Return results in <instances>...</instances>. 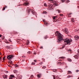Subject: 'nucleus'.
Returning a JSON list of instances; mask_svg holds the SVG:
<instances>
[{
	"label": "nucleus",
	"instance_id": "09e8293b",
	"mask_svg": "<svg viewBox=\"0 0 79 79\" xmlns=\"http://www.w3.org/2000/svg\"><path fill=\"white\" fill-rule=\"evenodd\" d=\"M36 54H37V53L36 52H35L34 53V55H35Z\"/></svg>",
	"mask_w": 79,
	"mask_h": 79
},
{
	"label": "nucleus",
	"instance_id": "13d9d810",
	"mask_svg": "<svg viewBox=\"0 0 79 79\" xmlns=\"http://www.w3.org/2000/svg\"><path fill=\"white\" fill-rule=\"evenodd\" d=\"M45 39H47V36H45Z\"/></svg>",
	"mask_w": 79,
	"mask_h": 79
},
{
	"label": "nucleus",
	"instance_id": "4d7b16f0",
	"mask_svg": "<svg viewBox=\"0 0 79 79\" xmlns=\"http://www.w3.org/2000/svg\"><path fill=\"white\" fill-rule=\"evenodd\" d=\"M59 58H63V57H60Z\"/></svg>",
	"mask_w": 79,
	"mask_h": 79
},
{
	"label": "nucleus",
	"instance_id": "c03bdc74",
	"mask_svg": "<svg viewBox=\"0 0 79 79\" xmlns=\"http://www.w3.org/2000/svg\"><path fill=\"white\" fill-rule=\"evenodd\" d=\"M76 72L77 73V72H79V70H76Z\"/></svg>",
	"mask_w": 79,
	"mask_h": 79
},
{
	"label": "nucleus",
	"instance_id": "c756f323",
	"mask_svg": "<svg viewBox=\"0 0 79 79\" xmlns=\"http://www.w3.org/2000/svg\"><path fill=\"white\" fill-rule=\"evenodd\" d=\"M49 1H51V2L53 3V0H48Z\"/></svg>",
	"mask_w": 79,
	"mask_h": 79
},
{
	"label": "nucleus",
	"instance_id": "39448f33",
	"mask_svg": "<svg viewBox=\"0 0 79 79\" xmlns=\"http://www.w3.org/2000/svg\"><path fill=\"white\" fill-rule=\"evenodd\" d=\"M64 32H65L66 34H68V29L65 28L64 29Z\"/></svg>",
	"mask_w": 79,
	"mask_h": 79
},
{
	"label": "nucleus",
	"instance_id": "bb28decb",
	"mask_svg": "<svg viewBox=\"0 0 79 79\" xmlns=\"http://www.w3.org/2000/svg\"><path fill=\"white\" fill-rule=\"evenodd\" d=\"M32 14H33V15H34V12H33V10H32Z\"/></svg>",
	"mask_w": 79,
	"mask_h": 79
},
{
	"label": "nucleus",
	"instance_id": "052dcab7",
	"mask_svg": "<svg viewBox=\"0 0 79 79\" xmlns=\"http://www.w3.org/2000/svg\"><path fill=\"white\" fill-rule=\"evenodd\" d=\"M56 6H58V4H56Z\"/></svg>",
	"mask_w": 79,
	"mask_h": 79
},
{
	"label": "nucleus",
	"instance_id": "4468645a",
	"mask_svg": "<svg viewBox=\"0 0 79 79\" xmlns=\"http://www.w3.org/2000/svg\"><path fill=\"white\" fill-rule=\"evenodd\" d=\"M27 10V11H28V13H29V12H30V11H31V9L28 8Z\"/></svg>",
	"mask_w": 79,
	"mask_h": 79
},
{
	"label": "nucleus",
	"instance_id": "473e14b6",
	"mask_svg": "<svg viewBox=\"0 0 79 79\" xmlns=\"http://www.w3.org/2000/svg\"><path fill=\"white\" fill-rule=\"evenodd\" d=\"M31 64H32L33 65H34L35 64V63L34 62H32L31 63Z\"/></svg>",
	"mask_w": 79,
	"mask_h": 79
},
{
	"label": "nucleus",
	"instance_id": "bf43d9fd",
	"mask_svg": "<svg viewBox=\"0 0 79 79\" xmlns=\"http://www.w3.org/2000/svg\"><path fill=\"white\" fill-rule=\"evenodd\" d=\"M2 37V35H0V37Z\"/></svg>",
	"mask_w": 79,
	"mask_h": 79
},
{
	"label": "nucleus",
	"instance_id": "423d86ee",
	"mask_svg": "<svg viewBox=\"0 0 79 79\" xmlns=\"http://www.w3.org/2000/svg\"><path fill=\"white\" fill-rule=\"evenodd\" d=\"M74 38L75 40H78L79 39V36H75L74 37Z\"/></svg>",
	"mask_w": 79,
	"mask_h": 79
},
{
	"label": "nucleus",
	"instance_id": "0eeeda50",
	"mask_svg": "<svg viewBox=\"0 0 79 79\" xmlns=\"http://www.w3.org/2000/svg\"><path fill=\"white\" fill-rule=\"evenodd\" d=\"M29 4V3H28L27 2H25V3H24V5H25V6H27V5H28Z\"/></svg>",
	"mask_w": 79,
	"mask_h": 79
},
{
	"label": "nucleus",
	"instance_id": "a19ab883",
	"mask_svg": "<svg viewBox=\"0 0 79 79\" xmlns=\"http://www.w3.org/2000/svg\"><path fill=\"white\" fill-rule=\"evenodd\" d=\"M58 63L59 64H61V62H58Z\"/></svg>",
	"mask_w": 79,
	"mask_h": 79
},
{
	"label": "nucleus",
	"instance_id": "ea45409f",
	"mask_svg": "<svg viewBox=\"0 0 79 79\" xmlns=\"http://www.w3.org/2000/svg\"><path fill=\"white\" fill-rule=\"evenodd\" d=\"M65 47V45H64V46H63L62 47V48H64V47Z\"/></svg>",
	"mask_w": 79,
	"mask_h": 79
},
{
	"label": "nucleus",
	"instance_id": "aec40b11",
	"mask_svg": "<svg viewBox=\"0 0 79 79\" xmlns=\"http://www.w3.org/2000/svg\"><path fill=\"white\" fill-rule=\"evenodd\" d=\"M56 11H57L58 13H60V10L58 9V10H56Z\"/></svg>",
	"mask_w": 79,
	"mask_h": 79
},
{
	"label": "nucleus",
	"instance_id": "ddd939ff",
	"mask_svg": "<svg viewBox=\"0 0 79 79\" xmlns=\"http://www.w3.org/2000/svg\"><path fill=\"white\" fill-rule=\"evenodd\" d=\"M73 77L72 76L69 75L67 76V78H70V77Z\"/></svg>",
	"mask_w": 79,
	"mask_h": 79
},
{
	"label": "nucleus",
	"instance_id": "c85d7f7f",
	"mask_svg": "<svg viewBox=\"0 0 79 79\" xmlns=\"http://www.w3.org/2000/svg\"><path fill=\"white\" fill-rule=\"evenodd\" d=\"M37 76L38 78H40V75H37Z\"/></svg>",
	"mask_w": 79,
	"mask_h": 79
},
{
	"label": "nucleus",
	"instance_id": "7ed1b4c3",
	"mask_svg": "<svg viewBox=\"0 0 79 79\" xmlns=\"http://www.w3.org/2000/svg\"><path fill=\"white\" fill-rule=\"evenodd\" d=\"M14 57V56H13V55H10L7 56V58L8 59V60H10V59H12Z\"/></svg>",
	"mask_w": 79,
	"mask_h": 79
},
{
	"label": "nucleus",
	"instance_id": "f03ea898",
	"mask_svg": "<svg viewBox=\"0 0 79 79\" xmlns=\"http://www.w3.org/2000/svg\"><path fill=\"white\" fill-rule=\"evenodd\" d=\"M64 42H65V43H66V44H65V45H70L71 44V42H72V40L71 39H65L64 40Z\"/></svg>",
	"mask_w": 79,
	"mask_h": 79
},
{
	"label": "nucleus",
	"instance_id": "9d476101",
	"mask_svg": "<svg viewBox=\"0 0 79 79\" xmlns=\"http://www.w3.org/2000/svg\"><path fill=\"white\" fill-rule=\"evenodd\" d=\"M34 77V76L33 75H32L31 76L30 78L29 79H32V78Z\"/></svg>",
	"mask_w": 79,
	"mask_h": 79
},
{
	"label": "nucleus",
	"instance_id": "5701e85b",
	"mask_svg": "<svg viewBox=\"0 0 79 79\" xmlns=\"http://www.w3.org/2000/svg\"><path fill=\"white\" fill-rule=\"evenodd\" d=\"M48 23H47V22H45L44 23V24L45 25H47Z\"/></svg>",
	"mask_w": 79,
	"mask_h": 79
},
{
	"label": "nucleus",
	"instance_id": "4c0bfd02",
	"mask_svg": "<svg viewBox=\"0 0 79 79\" xmlns=\"http://www.w3.org/2000/svg\"><path fill=\"white\" fill-rule=\"evenodd\" d=\"M9 41L10 42H11V39L10 38L9 39Z\"/></svg>",
	"mask_w": 79,
	"mask_h": 79
},
{
	"label": "nucleus",
	"instance_id": "680f3d73",
	"mask_svg": "<svg viewBox=\"0 0 79 79\" xmlns=\"http://www.w3.org/2000/svg\"><path fill=\"white\" fill-rule=\"evenodd\" d=\"M77 7L78 8H79V6H78Z\"/></svg>",
	"mask_w": 79,
	"mask_h": 79
},
{
	"label": "nucleus",
	"instance_id": "4be33fe9",
	"mask_svg": "<svg viewBox=\"0 0 79 79\" xmlns=\"http://www.w3.org/2000/svg\"><path fill=\"white\" fill-rule=\"evenodd\" d=\"M14 66L15 67H18V65L17 64H15L14 65Z\"/></svg>",
	"mask_w": 79,
	"mask_h": 79
},
{
	"label": "nucleus",
	"instance_id": "6e6552de",
	"mask_svg": "<svg viewBox=\"0 0 79 79\" xmlns=\"http://www.w3.org/2000/svg\"><path fill=\"white\" fill-rule=\"evenodd\" d=\"M3 77L4 79H6V78L7 77V75H4L3 76Z\"/></svg>",
	"mask_w": 79,
	"mask_h": 79
},
{
	"label": "nucleus",
	"instance_id": "79ce46f5",
	"mask_svg": "<svg viewBox=\"0 0 79 79\" xmlns=\"http://www.w3.org/2000/svg\"><path fill=\"white\" fill-rule=\"evenodd\" d=\"M40 48L41 49V48H42L43 49V47L42 46H41Z\"/></svg>",
	"mask_w": 79,
	"mask_h": 79
},
{
	"label": "nucleus",
	"instance_id": "412c9836",
	"mask_svg": "<svg viewBox=\"0 0 79 79\" xmlns=\"http://www.w3.org/2000/svg\"><path fill=\"white\" fill-rule=\"evenodd\" d=\"M67 60H68V61H71V59H68Z\"/></svg>",
	"mask_w": 79,
	"mask_h": 79
},
{
	"label": "nucleus",
	"instance_id": "f8f14e48",
	"mask_svg": "<svg viewBox=\"0 0 79 79\" xmlns=\"http://www.w3.org/2000/svg\"><path fill=\"white\" fill-rule=\"evenodd\" d=\"M71 21L73 23L74 22V18H72V19H71Z\"/></svg>",
	"mask_w": 79,
	"mask_h": 79
},
{
	"label": "nucleus",
	"instance_id": "8fccbe9b",
	"mask_svg": "<svg viewBox=\"0 0 79 79\" xmlns=\"http://www.w3.org/2000/svg\"><path fill=\"white\" fill-rule=\"evenodd\" d=\"M77 52H78V53H79V49H78V50H77Z\"/></svg>",
	"mask_w": 79,
	"mask_h": 79
},
{
	"label": "nucleus",
	"instance_id": "58836bf2",
	"mask_svg": "<svg viewBox=\"0 0 79 79\" xmlns=\"http://www.w3.org/2000/svg\"><path fill=\"white\" fill-rule=\"evenodd\" d=\"M8 66L10 67V68H11V66L10 65H8Z\"/></svg>",
	"mask_w": 79,
	"mask_h": 79
},
{
	"label": "nucleus",
	"instance_id": "7c9ffc66",
	"mask_svg": "<svg viewBox=\"0 0 79 79\" xmlns=\"http://www.w3.org/2000/svg\"><path fill=\"white\" fill-rule=\"evenodd\" d=\"M5 10V7H3V8L2 9V10L4 11V10Z\"/></svg>",
	"mask_w": 79,
	"mask_h": 79
},
{
	"label": "nucleus",
	"instance_id": "774afa93",
	"mask_svg": "<svg viewBox=\"0 0 79 79\" xmlns=\"http://www.w3.org/2000/svg\"><path fill=\"white\" fill-rule=\"evenodd\" d=\"M78 79H79V77L78 78Z\"/></svg>",
	"mask_w": 79,
	"mask_h": 79
},
{
	"label": "nucleus",
	"instance_id": "603ef678",
	"mask_svg": "<svg viewBox=\"0 0 79 79\" xmlns=\"http://www.w3.org/2000/svg\"><path fill=\"white\" fill-rule=\"evenodd\" d=\"M34 61H35V63L37 62V61H36V60H34Z\"/></svg>",
	"mask_w": 79,
	"mask_h": 79
},
{
	"label": "nucleus",
	"instance_id": "a211bd4d",
	"mask_svg": "<svg viewBox=\"0 0 79 79\" xmlns=\"http://www.w3.org/2000/svg\"><path fill=\"white\" fill-rule=\"evenodd\" d=\"M6 57V56H4V57H3V60H4V61H5V58Z\"/></svg>",
	"mask_w": 79,
	"mask_h": 79
},
{
	"label": "nucleus",
	"instance_id": "f704fd0d",
	"mask_svg": "<svg viewBox=\"0 0 79 79\" xmlns=\"http://www.w3.org/2000/svg\"><path fill=\"white\" fill-rule=\"evenodd\" d=\"M60 16H63V15L62 14H60Z\"/></svg>",
	"mask_w": 79,
	"mask_h": 79
},
{
	"label": "nucleus",
	"instance_id": "0e129e2a",
	"mask_svg": "<svg viewBox=\"0 0 79 79\" xmlns=\"http://www.w3.org/2000/svg\"><path fill=\"white\" fill-rule=\"evenodd\" d=\"M77 31H79V29L78 30H77Z\"/></svg>",
	"mask_w": 79,
	"mask_h": 79
},
{
	"label": "nucleus",
	"instance_id": "2f4dec72",
	"mask_svg": "<svg viewBox=\"0 0 79 79\" xmlns=\"http://www.w3.org/2000/svg\"><path fill=\"white\" fill-rule=\"evenodd\" d=\"M31 53V51H29V52H27V53H28V54H30V53Z\"/></svg>",
	"mask_w": 79,
	"mask_h": 79
},
{
	"label": "nucleus",
	"instance_id": "e433bc0d",
	"mask_svg": "<svg viewBox=\"0 0 79 79\" xmlns=\"http://www.w3.org/2000/svg\"><path fill=\"white\" fill-rule=\"evenodd\" d=\"M29 44V41H27V45Z\"/></svg>",
	"mask_w": 79,
	"mask_h": 79
},
{
	"label": "nucleus",
	"instance_id": "a878e982",
	"mask_svg": "<svg viewBox=\"0 0 79 79\" xmlns=\"http://www.w3.org/2000/svg\"><path fill=\"white\" fill-rule=\"evenodd\" d=\"M43 13L44 14H46V13H47V12H46V11H44L43 12Z\"/></svg>",
	"mask_w": 79,
	"mask_h": 79
},
{
	"label": "nucleus",
	"instance_id": "6e6d98bb",
	"mask_svg": "<svg viewBox=\"0 0 79 79\" xmlns=\"http://www.w3.org/2000/svg\"><path fill=\"white\" fill-rule=\"evenodd\" d=\"M43 21H44V22H45V20L44 19L43 20Z\"/></svg>",
	"mask_w": 79,
	"mask_h": 79
},
{
	"label": "nucleus",
	"instance_id": "9b49d317",
	"mask_svg": "<svg viewBox=\"0 0 79 79\" xmlns=\"http://www.w3.org/2000/svg\"><path fill=\"white\" fill-rule=\"evenodd\" d=\"M13 72L14 73H16H16H18V71L15 70L13 71Z\"/></svg>",
	"mask_w": 79,
	"mask_h": 79
},
{
	"label": "nucleus",
	"instance_id": "c9c22d12",
	"mask_svg": "<svg viewBox=\"0 0 79 79\" xmlns=\"http://www.w3.org/2000/svg\"><path fill=\"white\" fill-rule=\"evenodd\" d=\"M9 79H13V78L12 77H10L9 78Z\"/></svg>",
	"mask_w": 79,
	"mask_h": 79
},
{
	"label": "nucleus",
	"instance_id": "338daca9",
	"mask_svg": "<svg viewBox=\"0 0 79 79\" xmlns=\"http://www.w3.org/2000/svg\"><path fill=\"white\" fill-rule=\"evenodd\" d=\"M1 53H0V55H2V54H1Z\"/></svg>",
	"mask_w": 79,
	"mask_h": 79
},
{
	"label": "nucleus",
	"instance_id": "f257e3e1",
	"mask_svg": "<svg viewBox=\"0 0 79 79\" xmlns=\"http://www.w3.org/2000/svg\"><path fill=\"white\" fill-rule=\"evenodd\" d=\"M55 35L56 36L58 37L57 42L59 44H60L61 42V41L63 40V36L61 34V33H59V31H56V32L55 33Z\"/></svg>",
	"mask_w": 79,
	"mask_h": 79
},
{
	"label": "nucleus",
	"instance_id": "864d4df0",
	"mask_svg": "<svg viewBox=\"0 0 79 79\" xmlns=\"http://www.w3.org/2000/svg\"><path fill=\"white\" fill-rule=\"evenodd\" d=\"M22 57L23 58H24V57H25V58H26V56H23Z\"/></svg>",
	"mask_w": 79,
	"mask_h": 79
},
{
	"label": "nucleus",
	"instance_id": "e2e57ef3",
	"mask_svg": "<svg viewBox=\"0 0 79 79\" xmlns=\"http://www.w3.org/2000/svg\"><path fill=\"white\" fill-rule=\"evenodd\" d=\"M54 22H56V21L55 20V21H54Z\"/></svg>",
	"mask_w": 79,
	"mask_h": 79
},
{
	"label": "nucleus",
	"instance_id": "393cba45",
	"mask_svg": "<svg viewBox=\"0 0 79 79\" xmlns=\"http://www.w3.org/2000/svg\"><path fill=\"white\" fill-rule=\"evenodd\" d=\"M70 73H71V71H69V72H68V74H70Z\"/></svg>",
	"mask_w": 79,
	"mask_h": 79
},
{
	"label": "nucleus",
	"instance_id": "de8ad7c7",
	"mask_svg": "<svg viewBox=\"0 0 79 79\" xmlns=\"http://www.w3.org/2000/svg\"><path fill=\"white\" fill-rule=\"evenodd\" d=\"M77 56H79V53L77 54Z\"/></svg>",
	"mask_w": 79,
	"mask_h": 79
},
{
	"label": "nucleus",
	"instance_id": "6ab92c4d",
	"mask_svg": "<svg viewBox=\"0 0 79 79\" xmlns=\"http://www.w3.org/2000/svg\"><path fill=\"white\" fill-rule=\"evenodd\" d=\"M69 0H68L66 1V3H69Z\"/></svg>",
	"mask_w": 79,
	"mask_h": 79
},
{
	"label": "nucleus",
	"instance_id": "f3484780",
	"mask_svg": "<svg viewBox=\"0 0 79 79\" xmlns=\"http://www.w3.org/2000/svg\"><path fill=\"white\" fill-rule=\"evenodd\" d=\"M74 57L75 58L77 59V57H78V56H77V55H75V56H74Z\"/></svg>",
	"mask_w": 79,
	"mask_h": 79
},
{
	"label": "nucleus",
	"instance_id": "a18cd8bd",
	"mask_svg": "<svg viewBox=\"0 0 79 79\" xmlns=\"http://www.w3.org/2000/svg\"><path fill=\"white\" fill-rule=\"evenodd\" d=\"M6 48L9 49V48H10V47H6Z\"/></svg>",
	"mask_w": 79,
	"mask_h": 79
},
{
	"label": "nucleus",
	"instance_id": "69168bd1",
	"mask_svg": "<svg viewBox=\"0 0 79 79\" xmlns=\"http://www.w3.org/2000/svg\"><path fill=\"white\" fill-rule=\"evenodd\" d=\"M47 73H48V71H47Z\"/></svg>",
	"mask_w": 79,
	"mask_h": 79
},
{
	"label": "nucleus",
	"instance_id": "5fc2aeb1",
	"mask_svg": "<svg viewBox=\"0 0 79 79\" xmlns=\"http://www.w3.org/2000/svg\"><path fill=\"white\" fill-rule=\"evenodd\" d=\"M68 51L69 52H71V50L69 49V50Z\"/></svg>",
	"mask_w": 79,
	"mask_h": 79
},
{
	"label": "nucleus",
	"instance_id": "49530a36",
	"mask_svg": "<svg viewBox=\"0 0 79 79\" xmlns=\"http://www.w3.org/2000/svg\"><path fill=\"white\" fill-rule=\"evenodd\" d=\"M59 61H62V60H61V59H60V60H59Z\"/></svg>",
	"mask_w": 79,
	"mask_h": 79
},
{
	"label": "nucleus",
	"instance_id": "dca6fc26",
	"mask_svg": "<svg viewBox=\"0 0 79 79\" xmlns=\"http://www.w3.org/2000/svg\"><path fill=\"white\" fill-rule=\"evenodd\" d=\"M10 76L12 78L15 77V76L13 75H11Z\"/></svg>",
	"mask_w": 79,
	"mask_h": 79
},
{
	"label": "nucleus",
	"instance_id": "b1692460",
	"mask_svg": "<svg viewBox=\"0 0 79 79\" xmlns=\"http://www.w3.org/2000/svg\"><path fill=\"white\" fill-rule=\"evenodd\" d=\"M44 6H47V4L46 3H44Z\"/></svg>",
	"mask_w": 79,
	"mask_h": 79
},
{
	"label": "nucleus",
	"instance_id": "20e7f679",
	"mask_svg": "<svg viewBox=\"0 0 79 79\" xmlns=\"http://www.w3.org/2000/svg\"><path fill=\"white\" fill-rule=\"evenodd\" d=\"M48 9L49 10H52L53 9V8H52V7L53 6V5L51 4H48Z\"/></svg>",
	"mask_w": 79,
	"mask_h": 79
},
{
	"label": "nucleus",
	"instance_id": "1a4fd4ad",
	"mask_svg": "<svg viewBox=\"0 0 79 79\" xmlns=\"http://www.w3.org/2000/svg\"><path fill=\"white\" fill-rule=\"evenodd\" d=\"M58 18L57 16H54L53 17V19L55 20V19H56V18Z\"/></svg>",
	"mask_w": 79,
	"mask_h": 79
},
{
	"label": "nucleus",
	"instance_id": "2eb2a0df",
	"mask_svg": "<svg viewBox=\"0 0 79 79\" xmlns=\"http://www.w3.org/2000/svg\"><path fill=\"white\" fill-rule=\"evenodd\" d=\"M61 1L62 3H64V2H66L65 0H61Z\"/></svg>",
	"mask_w": 79,
	"mask_h": 79
},
{
	"label": "nucleus",
	"instance_id": "72a5a7b5",
	"mask_svg": "<svg viewBox=\"0 0 79 79\" xmlns=\"http://www.w3.org/2000/svg\"><path fill=\"white\" fill-rule=\"evenodd\" d=\"M43 69H45L46 68V67L45 66H44L42 67Z\"/></svg>",
	"mask_w": 79,
	"mask_h": 79
},
{
	"label": "nucleus",
	"instance_id": "cd10ccee",
	"mask_svg": "<svg viewBox=\"0 0 79 79\" xmlns=\"http://www.w3.org/2000/svg\"><path fill=\"white\" fill-rule=\"evenodd\" d=\"M13 64V62L12 61L11 62V63H9V64Z\"/></svg>",
	"mask_w": 79,
	"mask_h": 79
},
{
	"label": "nucleus",
	"instance_id": "37998d69",
	"mask_svg": "<svg viewBox=\"0 0 79 79\" xmlns=\"http://www.w3.org/2000/svg\"><path fill=\"white\" fill-rule=\"evenodd\" d=\"M53 79H55V76L53 75Z\"/></svg>",
	"mask_w": 79,
	"mask_h": 79
},
{
	"label": "nucleus",
	"instance_id": "3c124183",
	"mask_svg": "<svg viewBox=\"0 0 79 79\" xmlns=\"http://www.w3.org/2000/svg\"><path fill=\"white\" fill-rule=\"evenodd\" d=\"M1 60H2V58H1V57H0V61H2Z\"/></svg>",
	"mask_w": 79,
	"mask_h": 79
}]
</instances>
